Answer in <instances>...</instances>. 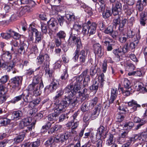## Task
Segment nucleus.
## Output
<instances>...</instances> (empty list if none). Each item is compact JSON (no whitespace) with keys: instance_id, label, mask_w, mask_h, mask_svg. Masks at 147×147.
Here are the masks:
<instances>
[{"instance_id":"e433bc0d","label":"nucleus","mask_w":147,"mask_h":147,"mask_svg":"<svg viewBox=\"0 0 147 147\" xmlns=\"http://www.w3.org/2000/svg\"><path fill=\"white\" fill-rule=\"evenodd\" d=\"M62 127L61 125L59 124H55L53 127H51L49 130L48 133L51 134L55 131L60 130Z\"/></svg>"},{"instance_id":"72a5a7b5","label":"nucleus","mask_w":147,"mask_h":147,"mask_svg":"<svg viewBox=\"0 0 147 147\" xmlns=\"http://www.w3.org/2000/svg\"><path fill=\"white\" fill-rule=\"evenodd\" d=\"M41 100V99L40 98H38L31 100L28 105V107L29 108H32L36 107L39 104Z\"/></svg>"},{"instance_id":"69168bd1","label":"nucleus","mask_w":147,"mask_h":147,"mask_svg":"<svg viewBox=\"0 0 147 147\" xmlns=\"http://www.w3.org/2000/svg\"><path fill=\"white\" fill-rule=\"evenodd\" d=\"M145 6L140 3V0L138 1L136 4V8L139 11H142L144 7Z\"/></svg>"},{"instance_id":"ea45409f","label":"nucleus","mask_w":147,"mask_h":147,"mask_svg":"<svg viewBox=\"0 0 147 147\" xmlns=\"http://www.w3.org/2000/svg\"><path fill=\"white\" fill-rule=\"evenodd\" d=\"M31 8L30 7L28 6H26L22 8L21 9L19 12L20 15L22 16L27 12H30L32 10H31Z\"/></svg>"},{"instance_id":"e2e57ef3","label":"nucleus","mask_w":147,"mask_h":147,"mask_svg":"<svg viewBox=\"0 0 147 147\" xmlns=\"http://www.w3.org/2000/svg\"><path fill=\"white\" fill-rule=\"evenodd\" d=\"M136 67L135 65L131 63H128L127 64L126 69L129 71H131L134 70Z\"/></svg>"},{"instance_id":"a878e982","label":"nucleus","mask_w":147,"mask_h":147,"mask_svg":"<svg viewBox=\"0 0 147 147\" xmlns=\"http://www.w3.org/2000/svg\"><path fill=\"white\" fill-rule=\"evenodd\" d=\"M122 50V48L121 46L119 47L114 49L113 51V53L117 58V61H118L120 60V56L123 53Z\"/></svg>"},{"instance_id":"9b49d317","label":"nucleus","mask_w":147,"mask_h":147,"mask_svg":"<svg viewBox=\"0 0 147 147\" xmlns=\"http://www.w3.org/2000/svg\"><path fill=\"white\" fill-rule=\"evenodd\" d=\"M70 38L72 42L76 45V49H80L82 46L80 37H78L77 35L71 32L70 36Z\"/></svg>"},{"instance_id":"ddd939ff","label":"nucleus","mask_w":147,"mask_h":147,"mask_svg":"<svg viewBox=\"0 0 147 147\" xmlns=\"http://www.w3.org/2000/svg\"><path fill=\"white\" fill-rule=\"evenodd\" d=\"M128 106L131 107L128 110L129 113H132L137 111V108L141 107V105L138 104L137 101L132 99L127 103Z\"/></svg>"},{"instance_id":"603ef678","label":"nucleus","mask_w":147,"mask_h":147,"mask_svg":"<svg viewBox=\"0 0 147 147\" xmlns=\"http://www.w3.org/2000/svg\"><path fill=\"white\" fill-rule=\"evenodd\" d=\"M88 103L87 102H84L81 105L80 108L81 111L84 112L88 111L89 109L88 107Z\"/></svg>"},{"instance_id":"dca6fc26","label":"nucleus","mask_w":147,"mask_h":147,"mask_svg":"<svg viewBox=\"0 0 147 147\" xmlns=\"http://www.w3.org/2000/svg\"><path fill=\"white\" fill-rule=\"evenodd\" d=\"M48 28L51 31H53L57 30L58 24L57 21L54 18H51L47 22Z\"/></svg>"},{"instance_id":"6e6552de","label":"nucleus","mask_w":147,"mask_h":147,"mask_svg":"<svg viewBox=\"0 0 147 147\" xmlns=\"http://www.w3.org/2000/svg\"><path fill=\"white\" fill-rule=\"evenodd\" d=\"M103 42L107 46V50L108 51H112L114 46L118 45L116 42L109 37H105L103 39Z\"/></svg>"},{"instance_id":"8fccbe9b","label":"nucleus","mask_w":147,"mask_h":147,"mask_svg":"<svg viewBox=\"0 0 147 147\" xmlns=\"http://www.w3.org/2000/svg\"><path fill=\"white\" fill-rule=\"evenodd\" d=\"M78 96L80 97L81 102L85 101L86 99H88L89 97L88 94H82L80 91L78 92Z\"/></svg>"},{"instance_id":"6e6d98bb","label":"nucleus","mask_w":147,"mask_h":147,"mask_svg":"<svg viewBox=\"0 0 147 147\" xmlns=\"http://www.w3.org/2000/svg\"><path fill=\"white\" fill-rule=\"evenodd\" d=\"M7 92V89L4 86V84L0 85V94H6Z\"/></svg>"},{"instance_id":"58836bf2","label":"nucleus","mask_w":147,"mask_h":147,"mask_svg":"<svg viewBox=\"0 0 147 147\" xmlns=\"http://www.w3.org/2000/svg\"><path fill=\"white\" fill-rule=\"evenodd\" d=\"M101 12H102V16L105 19L109 18L112 15L111 10L108 8L105 9Z\"/></svg>"},{"instance_id":"473e14b6","label":"nucleus","mask_w":147,"mask_h":147,"mask_svg":"<svg viewBox=\"0 0 147 147\" xmlns=\"http://www.w3.org/2000/svg\"><path fill=\"white\" fill-rule=\"evenodd\" d=\"M28 34L29 36L31 37V38L32 37L33 35V33L34 32L35 34V36L41 34V33L38 32V30L33 27H32V25L30 26L28 29Z\"/></svg>"},{"instance_id":"7c9ffc66","label":"nucleus","mask_w":147,"mask_h":147,"mask_svg":"<svg viewBox=\"0 0 147 147\" xmlns=\"http://www.w3.org/2000/svg\"><path fill=\"white\" fill-rule=\"evenodd\" d=\"M28 46L25 43H21L18 47L17 51L18 53L22 55L25 52V49L27 48Z\"/></svg>"},{"instance_id":"2f4dec72","label":"nucleus","mask_w":147,"mask_h":147,"mask_svg":"<svg viewBox=\"0 0 147 147\" xmlns=\"http://www.w3.org/2000/svg\"><path fill=\"white\" fill-rule=\"evenodd\" d=\"M147 20V14L145 12H142L140 15V25L143 26H145Z\"/></svg>"},{"instance_id":"cd10ccee","label":"nucleus","mask_w":147,"mask_h":147,"mask_svg":"<svg viewBox=\"0 0 147 147\" xmlns=\"http://www.w3.org/2000/svg\"><path fill=\"white\" fill-rule=\"evenodd\" d=\"M63 94V92L62 90H60L57 92L56 96L53 98L54 104L56 105V106L59 104V98L61 97Z\"/></svg>"},{"instance_id":"37998d69","label":"nucleus","mask_w":147,"mask_h":147,"mask_svg":"<svg viewBox=\"0 0 147 147\" xmlns=\"http://www.w3.org/2000/svg\"><path fill=\"white\" fill-rule=\"evenodd\" d=\"M11 32H9V29L7 31L6 33H2L1 34V36L2 38L8 40L11 37Z\"/></svg>"},{"instance_id":"de8ad7c7","label":"nucleus","mask_w":147,"mask_h":147,"mask_svg":"<svg viewBox=\"0 0 147 147\" xmlns=\"http://www.w3.org/2000/svg\"><path fill=\"white\" fill-rule=\"evenodd\" d=\"M135 141L133 136L130 138L127 142L123 144L121 147H129L132 142L134 143Z\"/></svg>"},{"instance_id":"13d9d810","label":"nucleus","mask_w":147,"mask_h":147,"mask_svg":"<svg viewBox=\"0 0 147 147\" xmlns=\"http://www.w3.org/2000/svg\"><path fill=\"white\" fill-rule=\"evenodd\" d=\"M125 116V114H123L121 113L117 114L116 115V117L117 121L119 122L122 121L124 119Z\"/></svg>"},{"instance_id":"39448f33","label":"nucleus","mask_w":147,"mask_h":147,"mask_svg":"<svg viewBox=\"0 0 147 147\" xmlns=\"http://www.w3.org/2000/svg\"><path fill=\"white\" fill-rule=\"evenodd\" d=\"M23 76H16L11 79L10 80V86L14 90H19L22 84Z\"/></svg>"},{"instance_id":"412c9836","label":"nucleus","mask_w":147,"mask_h":147,"mask_svg":"<svg viewBox=\"0 0 147 147\" xmlns=\"http://www.w3.org/2000/svg\"><path fill=\"white\" fill-rule=\"evenodd\" d=\"M79 61L80 64H76L75 67H78L80 65H82L84 63L87 58V54H86L85 51L84 50H82L80 52L79 54Z\"/></svg>"},{"instance_id":"bf43d9fd","label":"nucleus","mask_w":147,"mask_h":147,"mask_svg":"<svg viewBox=\"0 0 147 147\" xmlns=\"http://www.w3.org/2000/svg\"><path fill=\"white\" fill-rule=\"evenodd\" d=\"M131 84L130 81L127 78H125L124 80L123 85L125 89H129L131 88L130 86Z\"/></svg>"},{"instance_id":"0e129e2a","label":"nucleus","mask_w":147,"mask_h":147,"mask_svg":"<svg viewBox=\"0 0 147 147\" xmlns=\"http://www.w3.org/2000/svg\"><path fill=\"white\" fill-rule=\"evenodd\" d=\"M40 140L37 139L35 141L31 142L32 147H38L40 145Z\"/></svg>"},{"instance_id":"864d4df0","label":"nucleus","mask_w":147,"mask_h":147,"mask_svg":"<svg viewBox=\"0 0 147 147\" xmlns=\"http://www.w3.org/2000/svg\"><path fill=\"white\" fill-rule=\"evenodd\" d=\"M80 51V49H76L74 53V56L73 58V59L75 62H76L78 61Z\"/></svg>"},{"instance_id":"c03bdc74","label":"nucleus","mask_w":147,"mask_h":147,"mask_svg":"<svg viewBox=\"0 0 147 147\" xmlns=\"http://www.w3.org/2000/svg\"><path fill=\"white\" fill-rule=\"evenodd\" d=\"M66 34L65 32L63 30H60L57 33V37L60 39H64L66 36Z\"/></svg>"},{"instance_id":"a211bd4d","label":"nucleus","mask_w":147,"mask_h":147,"mask_svg":"<svg viewBox=\"0 0 147 147\" xmlns=\"http://www.w3.org/2000/svg\"><path fill=\"white\" fill-rule=\"evenodd\" d=\"M93 48L96 56L101 57L103 54L101 45L99 43L95 44L93 46Z\"/></svg>"},{"instance_id":"423d86ee","label":"nucleus","mask_w":147,"mask_h":147,"mask_svg":"<svg viewBox=\"0 0 147 147\" xmlns=\"http://www.w3.org/2000/svg\"><path fill=\"white\" fill-rule=\"evenodd\" d=\"M49 57L46 54L40 53L37 57L36 63L38 65H42V66H48L49 63Z\"/></svg>"},{"instance_id":"2eb2a0df","label":"nucleus","mask_w":147,"mask_h":147,"mask_svg":"<svg viewBox=\"0 0 147 147\" xmlns=\"http://www.w3.org/2000/svg\"><path fill=\"white\" fill-rule=\"evenodd\" d=\"M69 133L68 132H65L63 134H60L54 138L53 141L56 143L63 142L69 138Z\"/></svg>"},{"instance_id":"6ab92c4d","label":"nucleus","mask_w":147,"mask_h":147,"mask_svg":"<svg viewBox=\"0 0 147 147\" xmlns=\"http://www.w3.org/2000/svg\"><path fill=\"white\" fill-rule=\"evenodd\" d=\"M52 81L49 86H47L44 89L45 91L48 90L50 92H53L59 86L58 82L55 79H53Z\"/></svg>"},{"instance_id":"0eeeda50","label":"nucleus","mask_w":147,"mask_h":147,"mask_svg":"<svg viewBox=\"0 0 147 147\" xmlns=\"http://www.w3.org/2000/svg\"><path fill=\"white\" fill-rule=\"evenodd\" d=\"M39 79L38 76H34L33 78L32 83L28 86H32L33 89H34V92L36 95H40L41 93V91H39L38 85Z\"/></svg>"},{"instance_id":"4be33fe9","label":"nucleus","mask_w":147,"mask_h":147,"mask_svg":"<svg viewBox=\"0 0 147 147\" xmlns=\"http://www.w3.org/2000/svg\"><path fill=\"white\" fill-rule=\"evenodd\" d=\"M56 109V106L55 107L54 109V113H51L48 115L47 116V119L48 120L50 121H57L59 118V114L63 112V111H60L58 113H56L55 110Z\"/></svg>"},{"instance_id":"20e7f679","label":"nucleus","mask_w":147,"mask_h":147,"mask_svg":"<svg viewBox=\"0 0 147 147\" xmlns=\"http://www.w3.org/2000/svg\"><path fill=\"white\" fill-rule=\"evenodd\" d=\"M117 17L114 18L113 22V24L116 28L117 25H119L118 29L119 32H123L124 30V27L125 25L128 22L126 18L123 19L121 20L120 16L117 15Z\"/></svg>"},{"instance_id":"338daca9","label":"nucleus","mask_w":147,"mask_h":147,"mask_svg":"<svg viewBox=\"0 0 147 147\" xmlns=\"http://www.w3.org/2000/svg\"><path fill=\"white\" fill-rule=\"evenodd\" d=\"M65 17L68 21H73L75 19V16L73 13L67 14Z\"/></svg>"},{"instance_id":"c756f323","label":"nucleus","mask_w":147,"mask_h":147,"mask_svg":"<svg viewBox=\"0 0 147 147\" xmlns=\"http://www.w3.org/2000/svg\"><path fill=\"white\" fill-rule=\"evenodd\" d=\"M100 107H101L98 105L95 107L90 116L92 120H94L98 117L99 113Z\"/></svg>"},{"instance_id":"f257e3e1","label":"nucleus","mask_w":147,"mask_h":147,"mask_svg":"<svg viewBox=\"0 0 147 147\" xmlns=\"http://www.w3.org/2000/svg\"><path fill=\"white\" fill-rule=\"evenodd\" d=\"M82 80V78L81 76L79 77H74L71 79L69 85L65 89L66 95L74 96L75 93L80 89L81 81Z\"/></svg>"},{"instance_id":"49530a36","label":"nucleus","mask_w":147,"mask_h":147,"mask_svg":"<svg viewBox=\"0 0 147 147\" xmlns=\"http://www.w3.org/2000/svg\"><path fill=\"white\" fill-rule=\"evenodd\" d=\"M96 65H92L90 69V75L91 77H93L97 72V70L96 69Z\"/></svg>"},{"instance_id":"a19ab883","label":"nucleus","mask_w":147,"mask_h":147,"mask_svg":"<svg viewBox=\"0 0 147 147\" xmlns=\"http://www.w3.org/2000/svg\"><path fill=\"white\" fill-rule=\"evenodd\" d=\"M82 33L84 36H86L88 34L90 35V32L87 23L83 24Z\"/></svg>"},{"instance_id":"79ce46f5","label":"nucleus","mask_w":147,"mask_h":147,"mask_svg":"<svg viewBox=\"0 0 147 147\" xmlns=\"http://www.w3.org/2000/svg\"><path fill=\"white\" fill-rule=\"evenodd\" d=\"M9 31L11 32V37L16 40H18L20 38L21 35L18 33L16 32L12 29H9Z\"/></svg>"},{"instance_id":"f704fd0d","label":"nucleus","mask_w":147,"mask_h":147,"mask_svg":"<svg viewBox=\"0 0 147 147\" xmlns=\"http://www.w3.org/2000/svg\"><path fill=\"white\" fill-rule=\"evenodd\" d=\"M98 83L97 82L96 80H94L93 84L89 87L90 90L93 92L94 94H96L98 90Z\"/></svg>"},{"instance_id":"c9c22d12","label":"nucleus","mask_w":147,"mask_h":147,"mask_svg":"<svg viewBox=\"0 0 147 147\" xmlns=\"http://www.w3.org/2000/svg\"><path fill=\"white\" fill-rule=\"evenodd\" d=\"M99 7L98 8V10L99 12H101L105 9L106 5V0H98Z\"/></svg>"},{"instance_id":"c85d7f7f","label":"nucleus","mask_w":147,"mask_h":147,"mask_svg":"<svg viewBox=\"0 0 147 147\" xmlns=\"http://www.w3.org/2000/svg\"><path fill=\"white\" fill-rule=\"evenodd\" d=\"M16 5L20 4H28L30 5L29 6L32 7L35 4V2L32 0H18V2H16Z\"/></svg>"},{"instance_id":"3c124183","label":"nucleus","mask_w":147,"mask_h":147,"mask_svg":"<svg viewBox=\"0 0 147 147\" xmlns=\"http://www.w3.org/2000/svg\"><path fill=\"white\" fill-rule=\"evenodd\" d=\"M9 78V77L8 75H5L2 76L0 78V85L4 84L5 83Z\"/></svg>"},{"instance_id":"4d7b16f0","label":"nucleus","mask_w":147,"mask_h":147,"mask_svg":"<svg viewBox=\"0 0 147 147\" xmlns=\"http://www.w3.org/2000/svg\"><path fill=\"white\" fill-rule=\"evenodd\" d=\"M41 30L42 32L44 34H46L48 29V26L47 24L44 23H41Z\"/></svg>"},{"instance_id":"09e8293b","label":"nucleus","mask_w":147,"mask_h":147,"mask_svg":"<svg viewBox=\"0 0 147 147\" xmlns=\"http://www.w3.org/2000/svg\"><path fill=\"white\" fill-rule=\"evenodd\" d=\"M134 123L132 122H126L124 125V129L126 130H128L129 131V130L131 129L134 126Z\"/></svg>"},{"instance_id":"5701e85b","label":"nucleus","mask_w":147,"mask_h":147,"mask_svg":"<svg viewBox=\"0 0 147 147\" xmlns=\"http://www.w3.org/2000/svg\"><path fill=\"white\" fill-rule=\"evenodd\" d=\"M86 23L90 32V35L94 34L96 32V24L95 22H91L90 21H88Z\"/></svg>"},{"instance_id":"052dcab7","label":"nucleus","mask_w":147,"mask_h":147,"mask_svg":"<svg viewBox=\"0 0 147 147\" xmlns=\"http://www.w3.org/2000/svg\"><path fill=\"white\" fill-rule=\"evenodd\" d=\"M22 121L26 126H27L30 125L32 121V118L30 117H27L23 119Z\"/></svg>"},{"instance_id":"393cba45","label":"nucleus","mask_w":147,"mask_h":147,"mask_svg":"<svg viewBox=\"0 0 147 147\" xmlns=\"http://www.w3.org/2000/svg\"><path fill=\"white\" fill-rule=\"evenodd\" d=\"M25 134V131L20 132L19 135L13 139V144H17L22 142L24 140Z\"/></svg>"},{"instance_id":"680f3d73","label":"nucleus","mask_w":147,"mask_h":147,"mask_svg":"<svg viewBox=\"0 0 147 147\" xmlns=\"http://www.w3.org/2000/svg\"><path fill=\"white\" fill-rule=\"evenodd\" d=\"M113 27L111 26H109L104 30V32L106 34H109L111 35V33L113 32Z\"/></svg>"},{"instance_id":"9d476101","label":"nucleus","mask_w":147,"mask_h":147,"mask_svg":"<svg viewBox=\"0 0 147 147\" xmlns=\"http://www.w3.org/2000/svg\"><path fill=\"white\" fill-rule=\"evenodd\" d=\"M133 137L135 141H138L140 144L143 145L144 142L147 141V131L142 132L140 135H134Z\"/></svg>"},{"instance_id":"b1692460","label":"nucleus","mask_w":147,"mask_h":147,"mask_svg":"<svg viewBox=\"0 0 147 147\" xmlns=\"http://www.w3.org/2000/svg\"><path fill=\"white\" fill-rule=\"evenodd\" d=\"M23 115V113L21 111L18 110L13 111L12 112L11 120L17 121L21 119Z\"/></svg>"},{"instance_id":"aec40b11","label":"nucleus","mask_w":147,"mask_h":147,"mask_svg":"<svg viewBox=\"0 0 147 147\" xmlns=\"http://www.w3.org/2000/svg\"><path fill=\"white\" fill-rule=\"evenodd\" d=\"M121 10V4L119 2H117L115 6L113 5L112 12L114 15H117L120 14Z\"/></svg>"},{"instance_id":"7ed1b4c3","label":"nucleus","mask_w":147,"mask_h":147,"mask_svg":"<svg viewBox=\"0 0 147 147\" xmlns=\"http://www.w3.org/2000/svg\"><path fill=\"white\" fill-rule=\"evenodd\" d=\"M34 89H33L32 86H28L27 89L23 92L24 96L23 106L25 107L27 105L28 103H30L33 98L34 96L36 95L34 92Z\"/></svg>"},{"instance_id":"4468645a","label":"nucleus","mask_w":147,"mask_h":147,"mask_svg":"<svg viewBox=\"0 0 147 147\" xmlns=\"http://www.w3.org/2000/svg\"><path fill=\"white\" fill-rule=\"evenodd\" d=\"M123 32H120L118 38V40L121 43H125L127 40L128 36L130 38H132L134 35V34L132 31H131L129 33V34L131 33V35H129L128 34L125 35Z\"/></svg>"},{"instance_id":"a18cd8bd","label":"nucleus","mask_w":147,"mask_h":147,"mask_svg":"<svg viewBox=\"0 0 147 147\" xmlns=\"http://www.w3.org/2000/svg\"><path fill=\"white\" fill-rule=\"evenodd\" d=\"M15 66V63L13 61L7 62V70L8 72H9L11 70H13Z\"/></svg>"},{"instance_id":"4c0bfd02","label":"nucleus","mask_w":147,"mask_h":147,"mask_svg":"<svg viewBox=\"0 0 147 147\" xmlns=\"http://www.w3.org/2000/svg\"><path fill=\"white\" fill-rule=\"evenodd\" d=\"M115 142V139L114 138L113 135L111 134H109L108 139L106 141V144L109 146L114 144Z\"/></svg>"},{"instance_id":"f03ea898","label":"nucleus","mask_w":147,"mask_h":147,"mask_svg":"<svg viewBox=\"0 0 147 147\" xmlns=\"http://www.w3.org/2000/svg\"><path fill=\"white\" fill-rule=\"evenodd\" d=\"M73 96L66 95L59 105L56 106V112L58 113L60 111L63 112L65 111V108L69 106L71 108L75 107L78 101L76 98L73 99Z\"/></svg>"},{"instance_id":"bb28decb","label":"nucleus","mask_w":147,"mask_h":147,"mask_svg":"<svg viewBox=\"0 0 147 147\" xmlns=\"http://www.w3.org/2000/svg\"><path fill=\"white\" fill-rule=\"evenodd\" d=\"M1 60L5 62H7L12 58V54L9 51H3L1 55Z\"/></svg>"},{"instance_id":"1a4fd4ad","label":"nucleus","mask_w":147,"mask_h":147,"mask_svg":"<svg viewBox=\"0 0 147 147\" xmlns=\"http://www.w3.org/2000/svg\"><path fill=\"white\" fill-rule=\"evenodd\" d=\"M118 90L117 88H112L111 91L110 97L109 100V106L110 107H112V104L115 103L118 94Z\"/></svg>"},{"instance_id":"5fc2aeb1","label":"nucleus","mask_w":147,"mask_h":147,"mask_svg":"<svg viewBox=\"0 0 147 147\" xmlns=\"http://www.w3.org/2000/svg\"><path fill=\"white\" fill-rule=\"evenodd\" d=\"M23 93L20 95L15 97L11 101L12 103H15L21 100L22 98L23 100Z\"/></svg>"},{"instance_id":"f8f14e48","label":"nucleus","mask_w":147,"mask_h":147,"mask_svg":"<svg viewBox=\"0 0 147 147\" xmlns=\"http://www.w3.org/2000/svg\"><path fill=\"white\" fill-rule=\"evenodd\" d=\"M133 121L135 123H138L135 127V129L137 130L141 128V127L145 124L147 122V119L143 117L141 119L137 116L135 117Z\"/></svg>"},{"instance_id":"774afa93","label":"nucleus","mask_w":147,"mask_h":147,"mask_svg":"<svg viewBox=\"0 0 147 147\" xmlns=\"http://www.w3.org/2000/svg\"><path fill=\"white\" fill-rule=\"evenodd\" d=\"M105 131V128L103 126H100L98 129V132L100 137L101 138L102 135L103 134Z\"/></svg>"},{"instance_id":"f3484780","label":"nucleus","mask_w":147,"mask_h":147,"mask_svg":"<svg viewBox=\"0 0 147 147\" xmlns=\"http://www.w3.org/2000/svg\"><path fill=\"white\" fill-rule=\"evenodd\" d=\"M140 32V29H139L138 33L136 34V35L134 36V41L131 42L129 45V48L132 50L135 49L139 42V40L141 38Z\"/></svg>"}]
</instances>
